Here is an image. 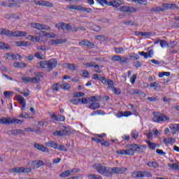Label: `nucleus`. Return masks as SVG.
<instances>
[{"instance_id":"nucleus-61","label":"nucleus","mask_w":179,"mask_h":179,"mask_svg":"<svg viewBox=\"0 0 179 179\" xmlns=\"http://www.w3.org/2000/svg\"><path fill=\"white\" fill-rule=\"evenodd\" d=\"M99 97L100 96H91L90 101H92V103H96V101H99Z\"/></svg>"},{"instance_id":"nucleus-9","label":"nucleus","mask_w":179,"mask_h":179,"mask_svg":"<svg viewBox=\"0 0 179 179\" xmlns=\"http://www.w3.org/2000/svg\"><path fill=\"white\" fill-rule=\"evenodd\" d=\"M31 26L34 29H38V30H51V27L49 26L40 23H31Z\"/></svg>"},{"instance_id":"nucleus-30","label":"nucleus","mask_w":179,"mask_h":179,"mask_svg":"<svg viewBox=\"0 0 179 179\" xmlns=\"http://www.w3.org/2000/svg\"><path fill=\"white\" fill-rule=\"evenodd\" d=\"M131 94H139L142 97H146V94L143 93L142 90L138 89H134L131 90Z\"/></svg>"},{"instance_id":"nucleus-54","label":"nucleus","mask_w":179,"mask_h":179,"mask_svg":"<svg viewBox=\"0 0 179 179\" xmlns=\"http://www.w3.org/2000/svg\"><path fill=\"white\" fill-rule=\"evenodd\" d=\"M114 50L116 54H122L124 52L123 48H115Z\"/></svg>"},{"instance_id":"nucleus-14","label":"nucleus","mask_w":179,"mask_h":179,"mask_svg":"<svg viewBox=\"0 0 179 179\" xmlns=\"http://www.w3.org/2000/svg\"><path fill=\"white\" fill-rule=\"evenodd\" d=\"M34 146L36 149L40 150L41 152H43V153H50V150L43 145L35 143Z\"/></svg>"},{"instance_id":"nucleus-2","label":"nucleus","mask_w":179,"mask_h":179,"mask_svg":"<svg viewBox=\"0 0 179 179\" xmlns=\"http://www.w3.org/2000/svg\"><path fill=\"white\" fill-rule=\"evenodd\" d=\"M94 170H96L99 174L104 177H111L113 176V168L107 167L101 165V164H96L92 166Z\"/></svg>"},{"instance_id":"nucleus-29","label":"nucleus","mask_w":179,"mask_h":179,"mask_svg":"<svg viewBox=\"0 0 179 179\" xmlns=\"http://www.w3.org/2000/svg\"><path fill=\"white\" fill-rule=\"evenodd\" d=\"M131 177L134 178H143V171H136L131 173Z\"/></svg>"},{"instance_id":"nucleus-18","label":"nucleus","mask_w":179,"mask_h":179,"mask_svg":"<svg viewBox=\"0 0 179 179\" xmlns=\"http://www.w3.org/2000/svg\"><path fill=\"white\" fill-rule=\"evenodd\" d=\"M66 41L65 39H51L49 41L50 45H58V44H64Z\"/></svg>"},{"instance_id":"nucleus-64","label":"nucleus","mask_w":179,"mask_h":179,"mask_svg":"<svg viewBox=\"0 0 179 179\" xmlns=\"http://www.w3.org/2000/svg\"><path fill=\"white\" fill-rule=\"evenodd\" d=\"M79 100L81 104H87V99L82 98V99H79Z\"/></svg>"},{"instance_id":"nucleus-17","label":"nucleus","mask_w":179,"mask_h":179,"mask_svg":"<svg viewBox=\"0 0 179 179\" xmlns=\"http://www.w3.org/2000/svg\"><path fill=\"white\" fill-rule=\"evenodd\" d=\"M120 12H128L129 13H132L134 12H136V9L134 7H128V6H122L119 8Z\"/></svg>"},{"instance_id":"nucleus-63","label":"nucleus","mask_w":179,"mask_h":179,"mask_svg":"<svg viewBox=\"0 0 179 179\" xmlns=\"http://www.w3.org/2000/svg\"><path fill=\"white\" fill-rule=\"evenodd\" d=\"M75 97H83L85 96V94L83 92H76L74 94Z\"/></svg>"},{"instance_id":"nucleus-6","label":"nucleus","mask_w":179,"mask_h":179,"mask_svg":"<svg viewBox=\"0 0 179 179\" xmlns=\"http://www.w3.org/2000/svg\"><path fill=\"white\" fill-rule=\"evenodd\" d=\"M154 117L152 120L154 122H164V121H169L170 118L166 115H160L157 112L153 113Z\"/></svg>"},{"instance_id":"nucleus-11","label":"nucleus","mask_w":179,"mask_h":179,"mask_svg":"<svg viewBox=\"0 0 179 179\" xmlns=\"http://www.w3.org/2000/svg\"><path fill=\"white\" fill-rule=\"evenodd\" d=\"M6 1L5 3H1V6H13L15 5V3H20L22 2H29V0H6ZM9 2H14L11 3V5L9 4Z\"/></svg>"},{"instance_id":"nucleus-26","label":"nucleus","mask_w":179,"mask_h":179,"mask_svg":"<svg viewBox=\"0 0 179 179\" xmlns=\"http://www.w3.org/2000/svg\"><path fill=\"white\" fill-rule=\"evenodd\" d=\"M50 117H51V118H52V120H55V121H59V122L65 121V117H64L61 115L56 116L55 114L52 113V114H50Z\"/></svg>"},{"instance_id":"nucleus-50","label":"nucleus","mask_w":179,"mask_h":179,"mask_svg":"<svg viewBox=\"0 0 179 179\" xmlns=\"http://www.w3.org/2000/svg\"><path fill=\"white\" fill-rule=\"evenodd\" d=\"M8 121H9V117H3L0 118V124H4L5 125H8Z\"/></svg>"},{"instance_id":"nucleus-44","label":"nucleus","mask_w":179,"mask_h":179,"mask_svg":"<svg viewBox=\"0 0 179 179\" xmlns=\"http://www.w3.org/2000/svg\"><path fill=\"white\" fill-rule=\"evenodd\" d=\"M60 89H62V90H69L71 85L68 83L60 84Z\"/></svg>"},{"instance_id":"nucleus-24","label":"nucleus","mask_w":179,"mask_h":179,"mask_svg":"<svg viewBox=\"0 0 179 179\" xmlns=\"http://www.w3.org/2000/svg\"><path fill=\"white\" fill-rule=\"evenodd\" d=\"M54 136H65L68 135V131L64 130H57L53 134Z\"/></svg>"},{"instance_id":"nucleus-48","label":"nucleus","mask_w":179,"mask_h":179,"mask_svg":"<svg viewBox=\"0 0 179 179\" xmlns=\"http://www.w3.org/2000/svg\"><path fill=\"white\" fill-rule=\"evenodd\" d=\"M84 66L86 68H94V66H96V62H92L90 63H85L84 64Z\"/></svg>"},{"instance_id":"nucleus-42","label":"nucleus","mask_w":179,"mask_h":179,"mask_svg":"<svg viewBox=\"0 0 179 179\" xmlns=\"http://www.w3.org/2000/svg\"><path fill=\"white\" fill-rule=\"evenodd\" d=\"M89 179H103L100 175L97 174H89L87 175Z\"/></svg>"},{"instance_id":"nucleus-15","label":"nucleus","mask_w":179,"mask_h":179,"mask_svg":"<svg viewBox=\"0 0 179 179\" xmlns=\"http://www.w3.org/2000/svg\"><path fill=\"white\" fill-rule=\"evenodd\" d=\"M6 59H8L9 61H12V59L16 60V59H20L22 58V56L19 54H10V53H6L5 55Z\"/></svg>"},{"instance_id":"nucleus-8","label":"nucleus","mask_w":179,"mask_h":179,"mask_svg":"<svg viewBox=\"0 0 179 179\" xmlns=\"http://www.w3.org/2000/svg\"><path fill=\"white\" fill-rule=\"evenodd\" d=\"M9 173H31V169H30V168H24V167L12 168V169H10L9 170Z\"/></svg>"},{"instance_id":"nucleus-10","label":"nucleus","mask_w":179,"mask_h":179,"mask_svg":"<svg viewBox=\"0 0 179 179\" xmlns=\"http://www.w3.org/2000/svg\"><path fill=\"white\" fill-rule=\"evenodd\" d=\"M79 172V169H73L71 170H67L64 172H62L60 174V177L65 178V177H69V176H72V174H76V173Z\"/></svg>"},{"instance_id":"nucleus-55","label":"nucleus","mask_w":179,"mask_h":179,"mask_svg":"<svg viewBox=\"0 0 179 179\" xmlns=\"http://www.w3.org/2000/svg\"><path fill=\"white\" fill-rule=\"evenodd\" d=\"M38 43H43V44H45V43H47V38H44V36L43 35L38 38Z\"/></svg>"},{"instance_id":"nucleus-20","label":"nucleus","mask_w":179,"mask_h":179,"mask_svg":"<svg viewBox=\"0 0 179 179\" xmlns=\"http://www.w3.org/2000/svg\"><path fill=\"white\" fill-rule=\"evenodd\" d=\"M131 115H132V113H131V111H119L116 114L117 118H122V117H131Z\"/></svg>"},{"instance_id":"nucleus-38","label":"nucleus","mask_w":179,"mask_h":179,"mask_svg":"<svg viewBox=\"0 0 179 179\" xmlns=\"http://www.w3.org/2000/svg\"><path fill=\"white\" fill-rule=\"evenodd\" d=\"M0 50H10V46L3 42H0Z\"/></svg>"},{"instance_id":"nucleus-57","label":"nucleus","mask_w":179,"mask_h":179,"mask_svg":"<svg viewBox=\"0 0 179 179\" xmlns=\"http://www.w3.org/2000/svg\"><path fill=\"white\" fill-rule=\"evenodd\" d=\"M130 58H131V59H133V61H136V60H138L139 59V55H136V54H134L132 53L131 55H130Z\"/></svg>"},{"instance_id":"nucleus-36","label":"nucleus","mask_w":179,"mask_h":179,"mask_svg":"<svg viewBox=\"0 0 179 179\" xmlns=\"http://www.w3.org/2000/svg\"><path fill=\"white\" fill-rule=\"evenodd\" d=\"M89 108L90 110H97L100 108V103H92L89 106Z\"/></svg>"},{"instance_id":"nucleus-43","label":"nucleus","mask_w":179,"mask_h":179,"mask_svg":"<svg viewBox=\"0 0 179 179\" xmlns=\"http://www.w3.org/2000/svg\"><path fill=\"white\" fill-rule=\"evenodd\" d=\"M146 143L148 145L150 149H152V150H155V149H156V146H157L156 143H152L150 141H146Z\"/></svg>"},{"instance_id":"nucleus-3","label":"nucleus","mask_w":179,"mask_h":179,"mask_svg":"<svg viewBox=\"0 0 179 179\" xmlns=\"http://www.w3.org/2000/svg\"><path fill=\"white\" fill-rule=\"evenodd\" d=\"M57 59H51L49 61H42L37 63V68H41V69H46L48 72L52 71L53 68L57 66Z\"/></svg>"},{"instance_id":"nucleus-19","label":"nucleus","mask_w":179,"mask_h":179,"mask_svg":"<svg viewBox=\"0 0 179 179\" xmlns=\"http://www.w3.org/2000/svg\"><path fill=\"white\" fill-rule=\"evenodd\" d=\"M35 5H38L39 6H46L47 8H52V3L46 1H36Z\"/></svg>"},{"instance_id":"nucleus-7","label":"nucleus","mask_w":179,"mask_h":179,"mask_svg":"<svg viewBox=\"0 0 179 179\" xmlns=\"http://www.w3.org/2000/svg\"><path fill=\"white\" fill-rule=\"evenodd\" d=\"M57 29H61L62 30H69L70 31H76V29L68 24L60 22L56 24Z\"/></svg>"},{"instance_id":"nucleus-5","label":"nucleus","mask_w":179,"mask_h":179,"mask_svg":"<svg viewBox=\"0 0 179 179\" xmlns=\"http://www.w3.org/2000/svg\"><path fill=\"white\" fill-rule=\"evenodd\" d=\"M40 78H43V73L38 72L35 73V77H23L22 80L24 83H38Z\"/></svg>"},{"instance_id":"nucleus-25","label":"nucleus","mask_w":179,"mask_h":179,"mask_svg":"<svg viewBox=\"0 0 179 179\" xmlns=\"http://www.w3.org/2000/svg\"><path fill=\"white\" fill-rule=\"evenodd\" d=\"M45 145L48 148H52V149H58V143L52 141L45 143Z\"/></svg>"},{"instance_id":"nucleus-51","label":"nucleus","mask_w":179,"mask_h":179,"mask_svg":"<svg viewBox=\"0 0 179 179\" xmlns=\"http://www.w3.org/2000/svg\"><path fill=\"white\" fill-rule=\"evenodd\" d=\"M57 150L62 151V152H67L68 149H66L64 145H60L57 144V148H56Z\"/></svg>"},{"instance_id":"nucleus-34","label":"nucleus","mask_w":179,"mask_h":179,"mask_svg":"<svg viewBox=\"0 0 179 179\" xmlns=\"http://www.w3.org/2000/svg\"><path fill=\"white\" fill-rule=\"evenodd\" d=\"M38 38L39 37H37L36 36L29 35L27 36V40H29L30 41H33L34 43H38Z\"/></svg>"},{"instance_id":"nucleus-1","label":"nucleus","mask_w":179,"mask_h":179,"mask_svg":"<svg viewBox=\"0 0 179 179\" xmlns=\"http://www.w3.org/2000/svg\"><path fill=\"white\" fill-rule=\"evenodd\" d=\"M145 149H146L145 145L131 144L128 145L126 150L117 151V154L121 155L122 156H134L135 155V152H143V150Z\"/></svg>"},{"instance_id":"nucleus-35","label":"nucleus","mask_w":179,"mask_h":179,"mask_svg":"<svg viewBox=\"0 0 179 179\" xmlns=\"http://www.w3.org/2000/svg\"><path fill=\"white\" fill-rule=\"evenodd\" d=\"M13 66L15 68H26V66H27V64L23 62H15L13 64Z\"/></svg>"},{"instance_id":"nucleus-28","label":"nucleus","mask_w":179,"mask_h":179,"mask_svg":"<svg viewBox=\"0 0 179 179\" xmlns=\"http://www.w3.org/2000/svg\"><path fill=\"white\" fill-rule=\"evenodd\" d=\"M135 35L140 37H150V32L137 31L135 33Z\"/></svg>"},{"instance_id":"nucleus-47","label":"nucleus","mask_w":179,"mask_h":179,"mask_svg":"<svg viewBox=\"0 0 179 179\" xmlns=\"http://www.w3.org/2000/svg\"><path fill=\"white\" fill-rule=\"evenodd\" d=\"M95 1H97V3H99V5H101V6H104V5H107L108 6L109 2L107 0H95Z\"/></svg>"},{"instance_id":"nucleus-53","label":"nucleus","mask_w":179,"mask_h":179,"mask_svg":"<svg viewBox=\"0 0 179 179\" xmlns=\"http://www.w3.org/2000/svg\"><path fill=\"white\" fill-rule=\"evenodd\" d=\"M131 136L134 139H138V136H139V133L136 131V130H132Z\"/></svg>"},{"instance_id":"nucleus-41","label":"nucleus","mask_w":179,"mask_h":179,"mask_svg":"<svg viewBox=\"0 0 179 179\" xmlns=\"http://www.w3.org/2000/svg\"><path fill=\"white\" fill-rule=\"evenodd\" d=\"M168 166L170 169H173V170H179V162L169 164Z\"/></svg>"},{"instance_id":"nucleus-21","label":"nucleus","mask_w":179,"mask_h":179,"mask_svg":"<svg viewBox=\"0 0 179 179\" xmlns=\"http://www.w3.org/2000/svg\"><path fill=\"white\" fill-rule=\"evenodd\" d=\"M17 101L22 106V110H24V108H26V100L23 96H21L20 95H16Z\"/></svg>"},{"instance_id":"nucleus-12","label":"nucleus","mask_w":179,"mask_h":179,"mask_svg":"<svg viewBox=\"0 0 179 179\" xmlns=\"http://www.w3.org/2000/svg\"><path fill=\"white\" fill-rule=\"evenodd\" d=\"M126 171H128V169L125 167H113L112 168V176L113 174H124V173H126Z\"/></svg>"},{"instance_id":"nucleus-56","label":"nucleus","mask_w":179,"mask_h":179,"mask_svg":"<svg viewBox=\"0 0 179 179\" xmlns=\"http://www.w3.org/2000/svg\"><path fill=\"white\" fill-rule=\"evenodd\" d=\"M160 45L162 48H166V47H169V43H167V41H161Z\"/></svg>"},{"instance_id":"nucleus-16","label":"nucleus","mask_w":179,"mask_h":179,"mask_svg":"<svg viewBox=\"0 0 179 179\" xmlns=\"http://www.w3.org/2000/svg\"><path fill=\"white\" fill-rule=\"evenodd\" d=\"M169 9H178L177 4L174 3H163L162 4V10H169Z\"/></svg>"},{"instance_id":"nucleus-40","label":"nucleus","mask_w":179,"mask_h":179,"mask_svg":"<svg viewBox=\"0 0 179 179\" xmlns=\"http://www.w3.org/2000/svg\"><path fill=\"white\" fill-rule=\"evenodd\" d=\"M43 37H48V38H55V37H57V34L54 33L44 32Z\"/></svg>"},{"instance_id":"nucleus-60","label":"nucleus","mask_w":179,"mask_h":179,"mask_svg":"<svg viewBox=\"0 0 179 179\" xmlns=\"http://www.w3.org/2000/svg\"><path fill=\"white\" fill-rule=\"evenodd\" d=\"M135 80H136V74H133L132 76L130 78V82L131 85L135 83Z\"/></svg>"},{"instance_id":"nucleus-27","label":"nucleus","mask_w":179,"mask_h":179,"mask_svg":"<svg viewBox=\"0 0 179 179\" xmlns=\"http://www.w3.org/2000/svg\"><path fill=\"white\" fill-rule=\"evenodd\" d=\"M15 45L17 47H29V45H30V44L28 43V42H27V41H20L15 42Z\"/></svg>"},{"instance_id":"nucleus-59","label":"nucleus","mask_w":179,"mask_h":179,"mask_svg":"<svg viewBox=\"0 0 179 179\" xmlns=\"http://www.w3.org/2000/svg\"><path fill=\"white\" fill-rule=\"evenodd\" d=\"M13 93V92H12L6 91V92H4V96L6 97V99H10V96H12Z\"/></svg>"},{"instance_id":"nucleus-62","label":"nucleus","mask_w":179,"mask_h":179,"mask_svg":"<svg viewBox=\"0 0 179 179\" xmlns=\"http://www.w3.org/2000/svg\"><path fill=\"white\" fill-rule=\"evenodd\" d=\"M19 118H27L29 117V115L27 113H22L19 115Z\"/></svg>"},{"instance_id":"nucleus-52","label":"nucleus","mask_w":179,"mask_h":179,"mask_svg":"<svg viewBox=\"0 0 179 179\" xmlns=\"http://www.w3.org/2000/svg\"><path fill=\"white\" fill-rule=\"evenodd\" d=\"M53 90H55V92H59V89H61V84L60 83H56L52 85Z\"/></svg>"},{"instance_id":"nucleus-13","label":"nucleus","mask_w":179,"mask_h":179,"mask_svg":"<svg viewBox=\"0 0 179 179\" xmlns=\"http://www.w3.org/2000/svg\"><path fill=\"white\" fill-rule=\"evenodd\" d=\"M29 165L31 169H38V167H41V166H44V162L41 160L32 161L29 163Z\"/></svg>"},{"instance_id":"nucleus-31","label":"nucleus","mask_w":179,"mask_h":179,"mask_svg":"<svg viewBox=\"0 0 179 179\" xmlns=\"http://www.w3.org/2000/svg\"><path fill=\"white\" fill-rule=\"evenodd\" d=\"M65 68H67V69H70V71H76L78 69V66L73 64H64Z\"/></svg>"},{"instance_id":"nucleus-33","label":"nucleus","mask_w":179,"mask_h":179,"mask_svg":"<svg viewBox=\"0 0 179 179\" xmlns=\"http://www.w3.org/2000/svg\"><path fill=\"white\" fill-rule=\"evenodd\" d=\"M67 9H71L72 10H82V6H75V5H70L66 6Z\"/></svg>"},{"instance_id":"nucleus-23","label":"nucleus","mask_w":179,"mask_h":179,"mask_svg":"<svg viewBox=\"0 0 179 179\" xmlns=\"http://www.w3.org/2000/svg\"><path fill=\"white\" fill-rule=\"evenodd\" d=\"M23 122H24V120H23L8 117V125H10V124H23Z\"/></svg>"},{"instance_id":"nucleus-22","label":"nucleus","mask_w":179,"mask_h":179,"mask_svg":"<svg viewBox=\"0 0 179 179\" xmlns=\"http://www.w3.org/2000/svg\"><path fill=\"white\" fill-rule=\"evenodd\" d=\"M122 1L121 0H115L110 1L108 3V6H113V8H120L121 5H122Z\"/></svg>"},{"instance_id":"nucleus-45","label":"nucleus","mask_w":179,"mask_h":179,"mask_svg":"<svg viewBox=\"0 0 179 179\" xmlns=\"http://www.w3.org/2000/svg\"><path fill=\"white\" fill-rule=\"evenodd\" d=\"M147 166H148V167H152L153 169H157L159 164L156 162H150L147 164Z\"/></svg>"},{"instance_id":"nucleus-4","label":"nucleus","mask_w":179,"mask_h":179,"mask_svg":"<svg viewBox=\"0 0 179 179\" xmlns=\"http://www.w3.org/2000/svg\"><path fill=\"white\" fill-rule=\"evenodd\" d=\"M27 32L23 31H15L12 32L8 29L0 28L1 36H8V37H24Z\"/></svg>"},{"instance_id":"nucleus-32","label":"nucleus","mask_w":179,"mask_h":179,"mask_svg":"<svg viewBox=\"0 0 179 179\" xmlns=\"http://www.w3.org/2000/svg\"><path fill=\"white\" fill-rule=\"evenodd\" d=\"M176 142V138H166L164 139V143L165 145H172V143H174Z\"/></svg>"},{"instance_id":"nucleus-37","label":"nucleus","mask_w":179,"mask_h":179,"mask_svg":"<svg viewBox=\"0 0 179 179\" xmlns=\"http://www.w3.org/2000/svg\"><path fill=\"white\" fill-rule=\"evenodd\" d=\"M169 128L170 129H171V131H174V132H177L178 131H179V124H170Z\"/></svg>"},{"instance_id":"nucleus-58","label":"nucleus","mask_w":179,"mask_h":179,"mask_svg":"<svg viewBox=\"0 0 179 179\" xmlns=\"http://www.w3.org/2000/svg\"><path fill=\"white\" fill-rule=\"evenodd\" d=\"M139 55H141V57H144V58H145V59H148V58H149V55H148V52H138Z\"/></svg>"},{"instance_id":"nucleus-49","label":"nucleus","mask_w":179,"mask_h":179,"mask_svg":"<svg viewBox=\"0 0 179 179\" xmlns=\"http://www.w3.org/2000/svg\"><path fill=\"white\" fill-rule=\"evenodd\" d=\"M107 85L108 86V89H110L111 90L113 89H114V81H113L112 80H107Z\"/></svg>"},{"instance_id":"nucleus-39","label":"nucleus","mask_w":179,"mask_h":179,"mask_svg":"<svg viewBox=\"0 0 179 179\" xmlns=\"http://www.w3.org/2000/svg\"><path fill=\"white\" fill-rule=\"evenodd\" d=\"M80 45H84L85 47H92L93 45V43H90V41H83L79 43Z\"/></svg>"},{"instance_id":"nucleus-46","label":"nucleus","mask_w":179,"mask_h":179,"mask_svg":"<svg viewBox=\"0 0 179 179\" xmlns=\"http://www.w3.org/2000/svg\"><path fill=\"white\" fill-rule=\"evenodd\" d=\"M36 50H38V51H47V50H48V46L40 45V46L36 47Z\"/></svg>"}]
</instances>
